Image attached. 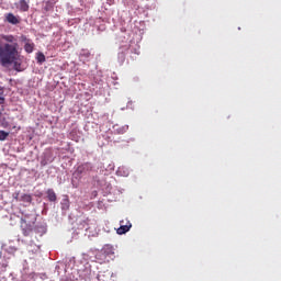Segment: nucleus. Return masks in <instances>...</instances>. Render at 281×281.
<instances>
[{
    "instance_id": "obj_3",
    "label": "nucleus",
    "mask_w": 281,
    "mask_h": 281,
    "mask_svg": "<svg viewBox=\"0 0 281 281\" xmlns=\"http://www.w3.org/2000/svg\"><path fill=\"white\" fill-rule=\"evenodd\" d=\"M20 227L22 229L23 236H31L32 232H34V225L29 224L27 221L21 218L20 221Z\"/></svg>"
},
{
    "instance_id": "obj_18",
    "label": "nucleus",
    "mask_w": 281,
    "mask_h": 281,
    "mask_svg": "<svg viewBox=\"0 0 281 281\" xmlns=\"http://www.w3.org/2000/svg\"><path fill=\"white\" fill-rule=\"evenodd\" d=\"M63 210H69V200H64Z\"/></svg>"
},
{
    "instance_id": "obj_16",
    "label": "nucleus",
    "mask_w": 281,
    "mask_h": 281,
    "mask_svg": "<svg viewBox=\"0 0 281 281\" xmlns=\"http://www.w3.org/2000/svg\"><path fill=\"white\" fill-rule=\"evenodd\" d=\"M80 57L81 58H90L91 57V52L83 49L80 53Z\"/></svg>"
},
{
    "instance_id": "obj_20",
    "label": "nucleus",
    "mask_w": 281,
    "mask_h": 281,
    "mask_svg": "<svg viewBox=\"0 0 281 281\" xmlns=\"http://www.w3.org/2000/svg\"><path fill=\"white\" fill-rule=\"evenodd\" d=\"M14 199H15L16 201H21V198H19V193H14Z\"/></svg>"
},
{
    "instance_id": "obj_13",
    "label": "nucleus",
    "mask_w": 281,
    "mask_h": 281,
    "mask_svg": "<svg viewBox=\"0 0 281 281\" xmlns=\"http://www.w3.org/2000/svg\"><path fill=\"white\" fill-rule=\"evenodd\" d=\"M20 201H23V203H31L32 201V195L24 193L23 195H21Z\"/></svg>"
},
{
    "instance_id": "obj_15",
    "label": "nucleus",
    "mask_w": 281,
    "mask_h": 281,
    "mask_svg": "<svg viewBox=\"0 0 281 281\" xmlns=\"http://www.w3.org/2000/svg\"><path fill=\"white\" fill-rule=\"evenodd\" d=\"M9 136H10V133L5 131H0V142H5V139H8Z\"/></svg>"
},
{
    "instance_id": "obj_17",
    "label": "nucleus",
    "mask_w": 281,
    "mask_h": 281,
    "mask_svg": "<svg viewBox=\"0 0 281 281\" xmlns=\"http://www.w3.org/2000/svg\"><path fill=\"white\" fill-rule=\"evenodd\" d=\"M37 63H45V55L43 53L37 54Z\"/></svg>"
},
{
    "instance_id": "obj_21",
    "label": "nucleus",
    "mask_w": 281,
    "mask_h": 281,
    "mask_svg": "<svg viewBox=\"0 0 281 281\" xmlns=\"http://www.w3.org/2000/svg\"><path fill=\"white\" fill-rule=\"evenodd\" d=\"M76 178H72V186H76V184H74L75 182H76V180H75Z\"/></svg>"
},
{
    "instance_id": "obj_5",
    "label": "nucleus",
    "mask_w": 281,
    "mask_h": 281,
    "mask_svg": "<svg viewBox=\"0 0 281 281\" xmlns=\"http://www.w3.org/2000/svg\"><path fill=\"white\" fill-rule=\"evenodd\" d=\"M120 227L117 228L116 233L122 235V234H126L127 232H131V227H133V224H131V221H124L122 220L120 222Z\"/></svg>"
},
{
    "instance_id": "obj_4",
    "label": "nucleus",
    "mask_w": 281,
    "mask_h": 281,
    "mask_svg": "<svg viewBox=\"0 0 281 281\" xmlns=\"http://www.w3.org/2000/svg\"><path fill=\"white\" fill-rule=\"evenodd\" d=\"M21 41L22 43H24V50L26 52V54H32V52H34V42H32V40L27 38V36L22 35L21 36Z\"/></svg>"
},
{
    "instance_id": "obj_19",
    "label": "nucleus",
    "mask_w": 281,
    "mask_h": 281,
    "mask_svg": "<svg viewBox=\"0 0 281 281\" xmlns=\"http://www.w3.org/2000/svg\"><path fill=\"white\" fill-rule=\"evenodd\" d=\"M3 102H5V98H3L0 93V104H3Z\"/></svg>"
},
{
    "instance_id": "obj_9",
    "label": "nucleus",
    "mask_w": 281,
    "mask_h": 281,
    "mask_svg": "<svg viewBox=\"0 0 281 281\" xmlns=\"http://www.w3.org/2000/svg\"><path fill=\"white\" fill-rule=\"evenodd\" d=\"M110 254H113V248L105 247L101 252L97 255V258L100 256L101 260H106V256H109Z\"/></svg>"
},
{
    "instance_id": "obj_2",
    "label": "nucleus",
    "mask_w": 281,
    "mask_h": 281,
    "mask_svg": "<svg viewBox=\"0 0 281 281\" xmlns=\"http://www.w3.org/2000/svg\"><path fill=\"white\" fill-rule=\"evenodd\" d=\"M91 162H86L77 167L76 171L74 172L75 179H80L82 175H87V172H91L92 170Z\"/></svg>"
},
{
    "instance_id": "obj_1",
    "label": "nucleus",
    "mask_w": 281,
    "mask_h": 281,
    "mask_svg": "<svg viewBox=\"0 0 281 281\" xmlns=\"http://www.w3.org/2000/svg\"><path fill=\"white\" fill-rule=\"evenodd\" d=\"M14 60H19V43H0V65L5 67L12 65Z\"/></svg>"
},
{
    "instance_id": "obj_12",
    "label": "nucleus",
    "mask_w": 281,
    "mask_h": 281,
    "mask_svg": "<svg viewBox=\"0 0 281 281\" xmlns=\"http://www.w3.org/2000/svg\"><path fill=\"white\" fill-rule=\"evenodd\" d=\"M46 194H47L48 201H50L52 203L56 202L57 196H56V192H54V189H48L46 191Z\"/></svg>"
},
{
    "instance_id": "obj_11",
    "label": "nucleus",
    "mask_w": 281,
    "mask_h": 281,
    "mask_svg": "<svg viewBox=\"0 0 281 281\" xmlns=\"http://www.w3.org/2000/svg\"><path fill=\"white\" fill-rule=\"evenodd\" d=\"M3 41H5V43H11V45H13L14 43V35H1L0 34V43H3Z\"/></svg>"
},
{
    "instance_id": "obj_14",
    "label": "nucleus",
    "mask_w": 281,
    "mask_h": 281,
    "mask_svg": "<svg viewBox=\"0 0 281 281\" xmlns=\"http://www.w3.org/2000/svg\"><path fill=\"white\" fill-rule=\"evenodd\" d=\"M12 65H13V69L15 71H23V69L21 68V63L19 61V59L12 61Z\"/></svg>"
},
{
    "instance_id": "obj_8",
    "label": "nucleus",
    "mask_w": 281,
    "mask_h": 281,
    "mask_svg": "<svg viewBox=\"0 0 281 281\" xmlns=\"http://www.w3.org/2000/svg\"><path fill=\"white\" fill-rule=\"evenodd\" d=\"M98 281H111V272L110 271H103L99 272L97 276Z\"/></svg>"
},
{
    "instance_id": "obj_6",
    "label": "nucleus",
    "mask_w": 281,
    "mask_h": 281,
    "mask_svg": "<svg viewBox=\"0 0 281 281\" xmlns=\"http://www.w3.org/2000/svg\"><path fill=\"white\" fill-rule=\"evenodd\" d=\"M4 19L7 23H10L11 25H19V23H21V19L13 13H7Z\"/></svg>"
},
{
    "instance_id": "obj_10",
    "label": "nucleus",
    "mask_w": 281,
    "mask_h": 281,
    "mask_svg": "<svg viewBox=\"0 0 281 281\" xmlns=\"http://www.w3.org/2000/svg\"><path fill=\"white\" fill-rule=\"evenodd\" d=\"M114 132L117 133L119 135H124L128 131V125L120 126V125H114L113 126Z\"/></svg>"
},
{
    "instance_id": "obj_7",
    "label": "nucleus",
    "mask_w": 281,
    "mask_h": 281,
    "mask_svg": "<svg viewBox=\"0 0 281 281\" xmlns=\"http://www.w3.org/2000/svg\"><path fill=\"white\" fill-rule=\"evenodd\" d=\"M15 7L20 12H29L30 10V2L26 0H20L18 3H15Z\"/></svg>"
}]
</instances>
